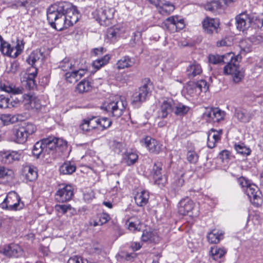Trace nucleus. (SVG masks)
<instances>
[{
	"mask_svg": "<svg viewBox=\"0 0 263 263\" xmlns=\"http://www.w3.org/2000/svg\"><path fill=\"white\" fill-rule=\"evenodd\" d=\"M197 87L195 82H191L189 83L186 87L187 93L191 96H194L199 94L200 92H198V89Z\"/></svg>",
	"mask_w": 263,
	"mask_h": 263,
	"instance_id": "50",
	"label": "nucleus"
},
{
	"mask_svg": "<svg viewBox=\"0 0 263 263\" xmlns=\"http://www.w3.org/2000/svg\"><path fill=\"white\" fill-rule=\"evenodd\" d=\"M26 172V179L29 181H35L37 178V172L36 167L28 166L25 168Z\"/></svg>",
	"mask_w": 263,
	"mask_h": 263,
	"instance_id": "35",
	"label": "nucleus"
},
{
	"mask_svg": "<svg viewBox=\"0 0 263 263\" xmlns=\"http://www.w3.org/2000/svg\"><path fill=\"white\" fill-rule=\"evenodd\" d=\"M20 201L21 198L16 193H11L7 196L3 202L1 203V206L3 209L15 211L22 208V206H20Z\"/></svg>",
	"mask_w": 263,
	"mask_h": 263,
	"instance_id": "8",
	"label": "nucleus"
},
{
	"mask_svg": "<svg viewBox=\"0 0 263 263\" xmlns=\"http://www.w3.org/2000/svg\"><path fill=\"white\" fill-rule=\"evenodd\" d=\"M71 209V206L70 204H57L55 205V211L63 214Z\"/></svg>",
	"mask_w": 263,
	"mask_h": 263,
	"instance_id": "55",
	"label": "nucleus"
},
{
	"mask_svg": "<svg viewBox=\"0 0 263 263\" xmlns=\"http://www.w3.org/2000/svg\"><path fill=\"white\" fill-rule=\"evenodd\" d=\"M76 166L69 161L64 162L60 167V172L64 175L71 174L76 171Z\"/></svg>",
	"mask_w": 263,
	"mask_h": 263,
	"instance_id": "33",
	"label": "nucleus"
},
{
	"mask_svg": "<svg viewBox=\"0 0 263 263\" xmlns=\"http://www.w3.org/2000/svg\"><path fill=\"white\" fill-rule=\"evenodd\" d=\"M67 142L62 139L48 137L38 141L32 149L33 156L37 158L53 155L61 148L66 147Z\"/></svg>",
	"mask_w": 263,
	"mask_h": 263,
	"instance_id": "2",
	"label": "nucleus"
},
{
	"mask_svg": "<svg viewBox=\"0 0 263 263\" xmlns=\"http://www.w3.org/2000/svg\"><path fill=\"white\" fill-rule=\"evenodd\" d=\"M138 158V155L134 152H127L124 155V159L128 165L134 164L137 161Z\"/></svg>",
	"mask_w": 263,
	"mask_h": 263,
	"instance_id": "43",
	"label": "nucleus"
},
{
	"mask_svg": "<svg viewBox=\"0 0 263 263\" xmlns=\"http://www.w3.org/2000/svg\"><path fill=\"white\" fill-rule=\"evenodd\" d=\"M24 48V44L22 41H17V44L15 46L16 51L13 53L12 58H16L20 55Z\"/></svg>",
	"mask_w": 263,
	"mask_h": 263,
	"instance_id": "61",
	"label": "nucleus"
},
{
	"mask_svg": "<svg viewBox=\"0 0 263 263\" xmlns=\"http://www.w3.org/2000/svg\"><path fill=\"white\" fill-rule=\"evenodd\" d=\"M161 27L168 32L173 33L182 29L184 25L183 20H179L177 16H172L163 22Z\"/></svg>",
	"mask_w": 263,
	"mask_h": 263,
	"instance_id": "6",
	"label": "nucleus"
},
{
	"mask_svg": "<svg viewBox=\"0 0 263 263\" xmlns=\"http://www.w3.org/2000/svg\"><path fill=\"white\" fill-rule=\"evenodd\" d=\"M232 52H229L223 55L211 54L209 56V61L210 63L213 64H217L222 62L224 63L227 62L226 60L229 61L230 58H232Z\"/></svg>",
	"mask_w": 263,
	"mask_h": 263,
	"instance_id": "27",
	"label": "nucleus"
},
{
	"mask_svg": "<svg viewBox=\"0 0 263 263\" xmlns=\"http://www.w3.org/2000/svg\"><path fill=\"white\" fill-rule=\"evenodd\" d=\"M73 195V188L70 185L61 184L55 194V199L59 202H65L70 200Z\"/></svg>",
	"mask_w": 263,
	"mask_h": 263,
	"instance_id": "7",
	"label": "nucleus"
},
{
	"mask_svg": "<svg viewBox=\"0 0 263 263\" xmlns=\"http://www.w3.org/2000/svg\"><path fill=\"white\" fill-rule=\"evenodd\" d=\"M142 145L145 146L147 149L152 153L159 154L163 149V145L156 139L146 136L141 140Z\"/></svg>",
	"mask_w": 263,
	"mask_h": 263,
	"instance_id": "11",
	"label": "nucleus"
},
{
	"mask_svg": "<svg viewBox=\"0 0 263 263\" xmlns=\"http://www.w3.org/2000/svg\"><path fill=\"white\" fill-rule=\"evenodd\" d=\"M174 109V113L175 115L181 116L186 114L189 112L190 108L182 103H179L176 104L175 103Z\"/></svg>",
	"mask_w": 263,
	"mask_h": 263,
	"instance_id": "40",
	"label": "nucleus"
},
{
	"mask_svg": "<svg viewBox=\"0 0 263 263\" xmlns=\"http://www.w3.org/2000/svg\"><path fill=\"white\" fill-rule=\"evenodd\" d=\"M80 14L71 3L61 2L52 5L47 11V20L50 26L61 31L76 24Z\"/></svg>",
	"mask_w": 263,
	"mask_h": 263,
	"instance_id": "1",
	"label": "nucleus"
},
{
	"mask_svg": "<svg viewBox=\"0 0 263 263\" xmlns=\"http://www.w3.org/2000/svg\"><path fill=\"white\" fill-rule=\"evenodd\" d=\"M235 117L239 121L245 123L248 122L250 120L249 116L245 111L242 110H236Z\"/></svg>",
	"mask_w": 263,
	"mask_h": 263,
	"instance_id": "47",
	"label": "nucleus"
},
{
	"mask_svg": "<svg viewBox=\"0 0 263 263\" xmlns=\"http://www.w3.org/2000/svg\"><path fill=\"white\" fill-rule=\"evenodd\" d=\"M115 12L114 8L105 6L96 11L95 17L101 25L109 26L111 24Z\"/></svg>",
	"mask_w": 263,
	"mask_h": 263,
	"instance_id": "5",
	"label": "nucleus"
},
{
	"mask_svg": "<svg viewBox=\"0 0 263 263\" xmlns=\"http://www.w3.org/2000/svg\"><path fill=\"white\" fill-rule=\"evenodd\" d=\"M157 236L152 232L145 230L143 232L141 237L144 242H156L157 241Z\"/></svg>",
	"mask_w": 263,
	"mask_h": 263,
	"instance_id": "42",
	"label": "nucleus"
},
{
	"mask_svg": "<svg viewBox=\"0 0 263 263\" xmlns=\"http://www.w3.org/2000/svg\"><path fill=\"white\" fill-rule=\"evenodd\" d=\"M21 127L23 128L24 130H25L24 132L27 134L28 136L33 134L36 131L35 125L31 123H25L24 125Z\"/></svg>",
	"mask_w": 263,
	"mask_h": 263,
	"instance_id": "53",
	"label": "nucleus"
},
{
	"mask_svg": "<svg viewBox=\"0 0 263 263\" xmlns=\"http://www.w3.org/2000/svg\"><path fill=\"white\" fill-rule=\"evenodd\" d=\"M89 120V124H90V128L93 130L95 128H99V118L96 117L91 116L88 117Z\"/></svg>",
	"mask_w": 263,
	"mask_h": 263,
	"instance_id": "60",
	"label": "nucleus"
},
{
	"mask_svg": "<svg viewBox=\"0 0 263 263\" xmlns=\"http://www.w3.org/2000/svg\"><path fill=\"white\" fill-rule=\"evenodd\" d=\"M224 232L214 229L208 234L207 239L209 243L216 244L223 238Z\"/></svg>",
	"mask_w": 263,
	"mask_h": 263,
	"instance_id": "25",
	"label": "nucleus"
},
{
	"mask_svg": "<svg viewBox=\"0 0 263 263\" xmlns=\"http://www.w3.org/2000/svg\"><path fill=\"white\" fill-rule=\"evenodd\" d=\"M150 92L151 89L147 84L139 87L138 90L133 96L132 103L136 104L145 101Z\"/></svg>",
	"mask_w": 263,
	"mask_h": 263,
	"instance_id": "17",
	"label": "nucleus"
},
{
	"mask_svg": "<svg viewBox=\"0 0 263 263\" xmlns=\"http://www.w3.org/2000/svg\"><path fill=\"white\" fill-rule=\"evenodd\" d=\"M18 120L17 116L11 114H4L0 117V120L5 125L15 123Z\"/></svg>",
	"mask_w": 263,
	"mask_h": 263,
	"instance_id": "37",
	"label": "nucleus"
},
{
	"mask_svg": "<svg viewBox=\"0 0 263 263\" xmlns=\"http://www.w3.org/2000/svg\"><path fill=\"white\" fill-rule=\"evenodd\" d=\"M234 148L238 154L243 156H248L250 155L251 152V150L245 146L243 144H235Z\"/></svg>",
	"mask_w": 263,
	"mask_h": 263,
	"instance_id": "46",
	"label": "nucleus"
},
{
	"mask_svg": "<svg viewBox=\"0 0 263 263\" xmlns=\"http://www.w3.org/2000/svg\"><path fill=\"white\" fill-rule=\"evenodd\" d=\"M9 101L10 100L8 98L3 95H0V108L5 109L9 107Z\"/></svg>",
	"mask_w": 263,
	"mask_h": 263,
	"instance_id": "57",
	"label": "nucleus"
},
{
	"mask_svg": "<svg viewBox=\"0 0 263 263\" xmlns=\"http://www.w3.org/2000/svg\"><path fill=\"white\" fill-rule=\"evenodd\" d=\"M94 197V194L93 192L90 190L84 193L83 194V198L86 202H89Z\"/></svg>",
	"mask_w": 263,
	"mask_h": 263,
	"instance_id": "64",
	"label": "nucleus"
},
{
	"mask_svg": "<svg viewBox=\"0 0 263 263\" xmlns=\"http://www.w3.org/2000/svg\"><path fill=\"white\" fill-rule=\"evenodd\" d=\"M186 74L189 79H193L197 76L200 75L202 69L199 64L196 62L190 63L186 68Z\"/></svg>",
	"mask_w": 263,
	"mask_h": 263,
	"instance_id": "23",
	"label": "nucleus"
},
{
	"mask_svg": "<svg viewBox=\"0 0 263 263\" xmlns=\"http://www.w3.org/2000/svg\"><path fill=\"white\" fill-rule=\"evenodd\" d=\"M3 90L9 93H12L14 95L22 94L23 92L24 89L21 87H15L12 86H4Z\"/></svg>",
	"mask_w": 263,
	"mask_h": 263,
	"instance_id": "48",
	"label": "nucleus"
},
{
	"mask_svg": "<svg viewBox=\"0 0 263 263\" xmlns=\"http://www.w3.org/2000/svg\"><path fill=\"white\" fill-rule=\"evenodd\" d=\"M197 87L198 89V92L206 91L208 89V86L205 80H201L196 83Z\"/></svg>",
	"mask_w": 263,
	"mask_h": 263,
	"instance_id": "59",
	"label": "nucleus"
},
{
	"mask_svg": "<svg viewBox=\"0 0 263 263\" xmlns=\"http://www.w3.org/2000/svg\"><path fill=\"white\" fill-rule=\"evenodd\" d=\"M159 105L158 117L166 118L174 109L175 102L172 98H163L159 101Z\"/></svg>",
	"mask_w": 263,
	"mask_h": 263,
	"instance_id": "9",
	"label": "nucleus"
},
{
	"mask_svg": "<svg viewBox=\"0 0 263 263\" xmlns=\"http://www.w3.org/2000/svg\"><path fill=\"white\" fill-rule=\"evenodd\" d=\"M110 217L108 214L105 213H100L97 215L96 219L90 222V224L93 227L102 226L108 221Z\"/></svg>",
	"mask_w": 263,
	"mask_h": 263,
	"instance_id": "31",
	"label": "nucleus"
},
{
	"mask_svg": "<svg viewBox=\"0 0 263 263\" xmlns=\"http://www.w3.org/2000/svg\"><path fill=\"white\" fill-rule=\"evenodd\" d=\"M184 184V179L183 178V176H178L175 181L173 182V186L174 189L176 191H178L179 189Z\"/></svg>",
	"mask_w": 263,
	"mask_h": 263,
	"instance_id": "56",
	"label": "nucleus"
},
{
	"mask_svg": "<svg viewBox=\"0 0 263 263\" xmlns=\"http://www.w3.org/2000/svg\"><path fill=\"white\" fill-rule=\"evenodd\" d=\"M220 7V3L218 1H212L208 3L205 5V9L210 11H214L216 10Z\"/></svg>",
	"mask_w": 263,
	"mask_h": 263,
	"instance_id": "52",
	"label": "nucleus"
},
{
	"mask_svg": "<svg viewBox=\"0 0 263 263\" xmlns=\"http://www.w3.org/2000/svg\"><path fill=\"white\" fill-rule=\"evenodd\" d=\"M87 70L79 65V68H74L71 72H67L65 74V79L70 83H75L84 77Z\"/></svg>",
	"mask_w": 263,
	"mask_h": 263,
	"instance_id": "16",
	"label": "nucleus"
},
{
	"mask_svg": "<svg viewBox=\"0 0 263 263\" xmlns=\"http://www.w3.org/2000/svg\"><path fill=\"white\" fill-rule=\"evenodd\" d=\"M245 191L250 200L254 203H255V200L260 198V192L257 186L254 184L249 185L245 190Z\"/></svg>",
	"mask_w": 263,
	"mask_h": 263,
	"instance_id": "24",
	"label": "nucleus"
},
{
	"mask_svg": "<svg viewBox=\"0 0 263 263\" xmlns=\"http://www.w3.org/2000/svg\"><path fill=\"white\" fill-rule=\"evenodd\" d=\"M99 128L101 130L106 129L112 124L111 120L107 117H102L99 118Z\"/></svg>",
	"mask_w": 263,
	"mask_h": 263,
	"instance_id": "49",
	"label": "nucleus"
},
{
	"mask_svg": "<svg viewBox=\"0 0 263 263\" xmlns=\"http://www.w3.org/2000/svg\"><path fill=\"white\" fill-rule=\"evenodd\" d=\"M250 42L254 44L263 43V36L260 35H253L250 37Z\"/></svg>",
	"mask_w": 263,
	"mask_h": 263,
	"instance_id": "63",
	"label": "nucleus"
},
{
	"mask_svg": "<svg viewBox=\"0 0 263 263\" xmlns=\"http://www.w3.org/2000/svg\"><path fill=\"white\" fill-rule=\"evenodd\" d=\"M91 83L87 79L80 81L76 87V91L80 93L88 92L91 89Z\"/></svg>",
	"mask_w": 263,
	"mask_h": 263,
	"instance_id": "30",
	"label": "nucleus"
},
{
	"mask_svg": "<svg viewBox=\"0 0 263 263\" xmlns=\"http://www.w3.org/2000/svg\"><path fill=\"white\" fill-rule=\"evenodd\" d=\"M218 157L222 162L227 163L232 156L229 151L224 149L219 153Z\"/></svg>",
	"mask_w": 263,
	"mask_h": 263,
	"instance_id": "51",
	"label": "nucleus"
},
{
	"mask_svg": "<svg viewBox=\"0 0 263 263\" xmlns=\"http://www.w3.org/2000/svg\"><path fill=\"white\" fill-rule=\"evenodd\" d=\"M248 40L242 41L240 43V46L242 49L245 52H250L251 49V45L250 43L248 44Z\"/></svg>",
	"mask_w": 263,
	"mask_h": 263,
	"instance_id": "62",
	"label": "nucleus"
},
{
	"mask_svg": "<svg viewBox=\"0 0 263 263\" xmlns=\"http://www.w3.org/2000/svg\"><path fill=\"white\" fill-rule=\"evenodd\" d=\"M222 133V129H220L219 130L217 131L214 129H212L209 133L210 137L216 140L217 142L220 139Z\"/></svg>",
	"mask_w": 263,
	"mask_h": 263,
	"instance_id": "58",
	"label": "nucleus"
},
{
	"mask_svg": "<svg viewBox=\"0 0 263 263\" xmlns=\"http://www.w3.org/2000/svg\"><path fill=\"white\" fill-rule=\"evenodd\" d=\"M162 163L161 162L157 161L154 164L153 167L151 171V175L154 178L159 179L161 177L162 171Z\"/></svg>",
	"mask_w": 263,
	"mask_h": 263,
	"instance_id": "38",
	"label": "nucleus"
},
{
	"mask_svg": "<svg viewBox=\"0 0 263 263\" xmlns=\"http://www.w3.org/2000/svg\"><path fill=\"white\" fill-rule=\"evenodd\" d=\"M90 126V124H89L88 117L83 119L80 124V129L84 132H88L92 130Z\"/></svg>",
	"mask_w": 263,
	"mask_h": 263,
	"instance_id": "54",
	"label": "nucleus"
},
{
	"mask_svg": "<svg viewBox=\"0 0 263 263\" xmlns=\"http://www.w3.org/2000/svg\"><path fill=\"white\" fill-rule=\"evenodd\" d=\"M23 98L26 101L25 104L28 109H40L41 103L38 99L27 94L23 95Z\"/></svg>",
	"mask_w": 263,
	"mask_h": 263,
	"instance_id": "26",
	"label": "nucleus"
},
{
	"mask_svg": "<svg viewBox=\"0 0 263 263\" xmlns=\"http://www.w3.org/2000/svg\"><path fill=\"white\" fill-rule=\"evenodd\" d=\"M110 57L108 54H106L101 58H99L93 62V67L97 70L100 69L102 67L106 65L109 61Z\"/></svg>",
	"mask_w": 263,
	"mask_h": 263,
	"instance_id": "39",
	"label": "nucleus"
},
{
	"mask_svg": "<svg viewBox=\"0 0 263 263\" xmlns=\"http://www.w3.org/2000/svg\"><path fill=\"white\" fill-rule=\"evenodd\" d=\"M199 156L194 150H189L186 153V159L191 164H196L198 161Z\"/></svg>",
	"mask_w": 263,
	"mask_h": 263,
	"instance_id": "45",
	"label": "nucleus"
},
{
	"mask_svg": "<svg viewBox=\"0 0 263 263\" xmlns=\"http://www.w3.org/2000/svg\"><path fill=\"white\" fill-rule=\"evenodd\" d=\"M225 115V112L219 108H211L204 113V115L214 122H219L223 120Z\"/></svg>",
	"mask_w": 263,
	"mask_h": 263,
	"instance_id": "20",
	"label": "nucleus"
},
{
	"mask_svg": "<svg viewBox=\"0 0 263 263\" xmlns=\"http://www.w3.org/2000/svg\"><path fill=\"white\" fill-rule=\"evenodd\" d=\"M13 172L12 170L0 166V179H8L12 178Z\"/></svg>",
	"mask_w": 263,
	"mask_h": 263,
	"instance_id": "44",
	"label": "nucleus"
},
{
	"mask_svg": "<svg viewBox=\"0 0 263 263\" xmlns=\"http://www.w3.org/2000/svg\"><path fill=\"white\" fill-rule=\"evenodd\" d=\"M126 224H128V229L131 231H140L141 230V222L137 218L129 219Z\"/></svg>",
	"mask_w": 263,
	"mask_h": 263,
	"instance_id": "36",
	"label": "nucleus"
},
{
	"mask_svg": "<svg viewBox=\"0 0 263 263\" xmlns=\"http://www.w3.org/2000/svg\"><path fill=\"white\" fill-rule=\"evenodd\" d=\"M42 55L40 51H34L32 52L26 59V62L29 65H30L33 68V70L31 73H29L28 79L34 83V79L37 75V68L36 67L35 63L40 59Z\"/></svg>",
	"mask_w": 263,
	"mask_h": 263,
	"instance_id": "15",
	"label": "nucleus"
},
{
	"mask_svg": "<svg viewBox=\"0 0 263 263\" xmlns=\"http://www.w3.org/2000/svg\"><path fill=\"white\" fill-rule=\"evenodd\" d=\"M149 3L155 6L159 13L162 15H168L175 9L174 5L165 0H147Z\"/></svg>",
	"mask_w": 263,
	"mask_h": 263,
	"instance_id": "10",
	"label": "nucleus"
},
{
	"mask_svg": "<svg viewBox=\"0 0 263 263\" xmlns=\"http://www.w3.org/2000/svg\"><path fill=\"white\" fill-rule=\"evenodd\" d=\"M0 50L1 51L2 53L4 55L11 57H12V55H13V54L12 53L13 51V48L11 47L10 44L5 41H1Z\"/></svg>",
	"mask_w": 263,
	"mask_h": 263,
	"instance_id": "41",
	"label": "nucleus"
},
{
	"mask_svg": "<svg viewBox=\"0 0 263 263\" xmlns=\"http://www.w3.org/2000/svg\"><path fill=\"white\" fill-rule=\"evenodd\" d=\"M240 59L239 55L235 56L233 53L232 58H230L229 61L226 60L227 64L223 68L224 73L232 75L233 80L235 83L240 82L244 78L243 71L240 70L238 64V60Z\"/></svg>",
	"mask_w": 263,
	"mask_h": 263,
	"instance_id": "3",
	"label": "nucleus"
},
{
	"mask_svg": "<svg viewBox=\"0 0 263 263\" xmlns=\"http://www.w3.org/2000/svg\"><path fill=\"white\" fill-rule=\"evenodd\" d=\"M24 130L23 128L20 127L14 133L15 141L18 143L23 144L25 143L28 136Z\"/></svg>",
	"mask_w": 263,
	"mask_h": 263,
	"instance_id": "34",
	"label": "nucleus"
},
{
	"mask_svg": "<svg viewBox=\"0 0 263 263\" xmlns=\"http://www.w3.org/2000/svg\"><path fill=\"white\" fill-rule=\"evenodd\" d=\"M195 204L189 198L181 199L178 203V212L182 215H186L192 213Z\"/></svg>",
	"mask_w": 263,
	"mask_h": 263,
	"instance_id": "18",
	"label": "nucleus"
},
{
	"mask_svg": "<svg viewBox=\"0 0 263 263\" xmlns=\"http://www.w3.org/2000/svg\"><path fill=\"white\" fill-rule=\"evenodd\" d=\"M202 23L204 31L208 34L218 33L220 30L219 21L216 18L206 17Z\"/></svg>",
	"mask_w": 263,
	"mask_h": 263,
	"instance_id": "12",
	"label": "nucleus"
},
{
	"mask_svg": "<svg viewBox=\"0 0 263 263\" xmlns=\"http://www.w3.org/2000/svg\"><path fill=\"white\" fill-rule=\"evenodd\" d=\"M22 154L17 151L3 150L0 151V161L5 164H10L14 161H18Z\"/></svg>",
	"mask_w": 263,
	"mask_h": 263,
	"instance_id": "14",
	"label": "nucleus"
},
{
	"mask_svg": "<svg viewBox=\"0 0 263 263\" xmlns=\"http://www.w3.org/2000/svg\"><path fill=\"white\" fill-rule=\"evenodd\" d=\"M121 32L122 31L120 27L114 26L108 29L106 36L107 39L111 41H114L120 36Z\"/></svg>",
	"mask_w": 263,
	"mask_h": 263,
	"instance_id": "32",
	"label": "nucleus"
},
{
	"mask_svg": "<svg viewBox=\"0 0 263 263\" xmlns=\"http://www.w3.org/2000/svg\"><path fill=\"white\" fill-rule=\"evenodd\" d=\"M105 110L112 116L119 118L123 114V110L127 105L126 101L119 97H116L114 100H110L104 105Z\"/></svg>",
	"mask_w": 263,
	"mask_h": 263,
	"instance_id": "4",
	"label": "nucleus"
},
{
	"mask_svg": "<svg viewBox=\"0 0 263 263\" xmlns=\"http://www.w3.org/2000/svg\"><path fill=\"white\" fill-rule=\"evenodd\" d=\"M235 19L237 29L243 32L250 27L253 21L251 15L246 12L240 13Z\"/></svg>",
	"mask_w": 263,
	"mask_h": 263,
	"instance_id": "13",
	"label": "nucleus"
},
{
	"mask_svg": "<svg viewBox=\"0 0 263 263\" xmlns=\"http://www.w3.org/2000/svg\"><path fill=\"white\" fill-rule=\"evenodd\" d=\"M135 64V60L129 55L122 57L116 63V67L118 70L129 68Z\"/></svg>",
	"mask_w": 263,
	"mask_h": 263,
	"instance_id": "21",
	"label": "nucleus"
},
{
	"mask_svg": "<svg viewBox=\"0 0 263 263\" xmlns=\"http://www.w3.org/2000/svg\"><path fill=\"white\" fill-rule=\"evenodd\" d=\"M135 200L137 205L143 206L145 205L148 201L149 193L146 191H142L137 193L135 196Z\"/></svg>",
	"mask_w": 263,
	"mask_h": 263,
	"instance_id": "28",
	"label": "nucleus"
},
{
	"mask_svg": "<svg viewBox=\"0 0 263 263\" xmlns=\"http://www.w3.org/2000/svg\"><path fill=\"white\" fill-rule=\"evenodd\" d=\"M1 252L5 255L9 257H18L23 255V250L17 244H11L5 246Z\"/></svg>",
	"mask_w": 263,
	"mask_h": 263,
	"instance_id": "19",
	"label": "nucleus"
},
{
	"mask_svg": "<svg viewBox=\"0 0 263 263\" xmlns=\"http://www.w3.org/2000/svg\"><path fill=\"white\" fill-rule=\"evenodd\" d=\"M226 252L227 251L224 248L214 246L210 249V256L212 259L217 261L219 259L221 258Z\"/></svg>",
	"mask_w": 263,
	"mask_h": 263,
	"instance_id": "29",
	"label": "nucleus"
},
{
	"mask_svg": "<svg viewBox=\"0 0 263 263\" xmlns=\"http://www.w3.org/2000/svg\"><path fill=\"white\" fill-rule=\"evenodd\" d=\"M80 63L78 60L65 58L59 63V68L64 71L72 70L74 68H79Z\"/></svg>",
	"mask_w": 263,
	"mask_h": 263,
	"instance_id": "22",
	"label": "nucleus"
}]
</instances>
